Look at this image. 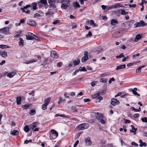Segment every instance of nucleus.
Wrapping results in <instances>:
<instances>
[{"label": "nucleus", "mask_w": 147, "mask_h": 147, "mask_svg": "<svg viewBox=\"0 0 147 147\" xmlns=\"http://www.w3.org/2000/svg\"><path fill=\"white\" fill-rule=\"evenodd\" d=\"M27 24L33 27H35L36 26V23L35 22L32 20H28L27 22Z\"/></svg>", "instance_id": "6e6552de"}, {"label": "nucleus", "mask_w": 147, "mask_h": 147, "mask_svg": "<svg viewBox=\"0 0 147 147\" xmlns=\"http://www.w3.org/2000/svg\"><path fill=\"white\" fill-rule=\"evenodd\" d=\"M79 70L80 71H87V69H86L85 67H80L79 68Z\"/></svg>", "instance_id": "473e14b6"}, {"label": "nucleus", "mask_w": 147, "mask_h": 147, "mask_svg": "<svg viewBox=\"0 0 147 147\" xmlns=\"http://www.w3.org/2000/svg\"><path fill=\"white\" fill-rule=\"evenodd\" d=\"M92 34L91 32L90 31H89L88 32V33L87 34H86V37H90L92 36Z\"/></svg>", "instance_id": "a19ab883"}, {"label": "nucleus", "mask_w": 147, "mask_h": 147, "mask_svg": "<svg viewBox=\"0 0 147 147\" xmlns=\"http://www.w3.org/2000/svg\"><path fill=\"white\" fill-rule=\"evenodd\" d=\"M124 55L123 53H121L119 55H117L116 56V57L117 58H119L124 57Z\"/></svg>", "instance_id": "58836bf2"}, {"label": "nucleus", "mask_w": 147, "mask_h": 147, "mask_svg": "<svg viewBox=\"0 0 147 147\" xmlns=\"http://www.w3.org/2000/svg\"><path fill=\"white\" fill-rule=\"evenodd\" d=\"M119 104V102L116 98H113L111 99V104L113 106H115Z\"/></svg>", "instance_id": "1a4fd4ad"}, {"label": "nucleus", "mask_w": 147, "mask_h": 147, "mask_svg": "<svg viewBox=\"0 0 147 147\" xmlns=\"http://www.w3.org/2000/svg\"><path fill=\"white\" fill-rule=\"evenodd\" d=\"M127 13L128 12H126L124 10H123L121 12V14L122 15H126Z\"/></svg>", "instance_id": "de8ad7c7"}, {"label": "nucleus", "mask_w": 147, "mask_h": 147, "mask_svg": "<svg viewBox=\"0 0 147 147\" xmlns=\"http://www.w3.org/2000/svg\"><path fill=\"white\" fill-rule=\"evenodd\" d=\"M100 81L102 83H105L107 82V79H105L104 78H101L100 79Z\"/></svg>", "instance_id": "c03bdc74"}, {"label": "nucleus", "mask_w": 147, "mask_h": 147, "mask_svg": "<svg viewBox=\"0 0 147 147\" xmlns=\"http://www.w3.org/2000/svg\"><path fill=\"white\" fill-rule=\"evenodd\" d=\"M141 71V69L140 67L137 68L136 70V73H139Z\"/></svg>", "instance_id": "3c124183"}, {"label": "nucleus", "mask_w": 147, "mask_h": 147, "mask_svg": "<svg viewBox=\"0 0 147 147\" xmlns=\"http://www.w3.org/2000/svg\"><path fill=\"white\" fill-rule=\"evenodd\" d=\"M36 113V111L34 109H32L31 110L30 112L29 113V114L31 115H33Z\"/></svg>", "instance_id": "72a5a7b5"}, {"label": "nucleus", "mask_w": 147, "mask_h": 147, "mask_svg": "<svg viewBox=\"0 0 147 147\" xmlns=\"http://www.w3.org/2000/svg\"><path fill=\"white\" fill-rule=\"evenodd\" d=\"M107 7V6L104 5H102L101 6V7L102 8V9L103 10L105 9H106Z\"/></svg>", "instance_id": "0e129e2a"}, {"label": "nucleus", "mask_w": 147, "mask_h": 147, "mask_svg": "<svg viewBox=\"0 0 147 147\" xmlns=\"http://www.w3.org/2000/svg\"><path fill=\"white\" fill-rule=\"evenodd\" d=\"M31 105L30 104H26L23 106L22 108L24 109H27Z\"/></svg>", "instance_id": "c85d7f7f"}, {"label": "nucleus", "mask_w": 147, "mask_h": 147, "mask_svg": "<svg viewBox=\"0 0 147 147\" xmlns=\"http://www.w3.org/2000/svg\"><path fill=\"white\" fill-rule=\"evenodd\" d=\"M74 7H80V5L79 3L77 2H76L74 3Z\"/></svg>", "instance_id": "a18cd8bd"}, {"label": "nucleus", "mask_w": 147, "mask_h": 147, "mask_svg": "<svg viewBox=\"0 0 147 147\" xmlns=\"http://www.w3.org/2000/svg\"><path fill=\"white\" fill-rule=\"evenodd\" d=\"M43 4L44 5H45L47 4V1L46 0H40L38 3V4Z\"/></svg>", "instance_id": "b1692460"}, {"label": "nucleus", "mask_w": 147, "mask_h": 147, "mask_svg": "<svg viewBox=\"0 0 147 147\" xmlns=\"http://www.w3.org/2000/svg\"><path fill=\"white\" fill-rule=\"evenodd\" d=\"M142 38L140 34H138L136 35L135 38L134 39V41L135 42H137Z\"/></svg>", "instance_id": "5701e85b"}, {"label": "nucleus", "mask_w": 147, "mask_h": 147, "mask_svg": "<svg viewBox=\"0 0 147 147\" xmlns=\"http://www.w3.org/2000/svg\"><path fill=\"white\" fill-rule=\"evenodd\" d=\"M141 120L142 122L146 123H147V118L146 117L142 118Z\"/></svg>", "instance_id": "09e8293b"}, {"label": "nucleus", "mask_w": 147, "mask_h": 147, "mask_svg": "<svg viewBox=\"0 0 147 147\" xmlns=\"http://www.w3.org/2000/svg\"><path fill=\"white\" fill-rule=\"evenodd\" d=\"M140 55V54L139 53H137L136 54H135L133 56V59H134L135 57H138Z\"/></svg>", "instance_id": "bf43d9fd"}, {"label": "nucleus", "mask_w": 147, "mask_h": 147, "mask_svg": "<svg viewBox=\"0 0 147 147\" xmlns=\"http://www.w3.org/2000/svg\"><path fill=\"white\" fill-rule=\"evenodd\" d=\"M84 102H89L90 101V100L89 98H84Z\"/></svg>", "instance_id": "864d4df0"}, {"label": "nucleus", "mask_w": 147, "mask_h": 147, "mask_svg": "<svg viewBox=\"0 0 147 147\" xmlns=\"http://www.w3.org/2000/svg\"><path fill=\"white\" fill-rule=\"evenodd\" d=\"M16 74V73L14 72H12L9 73L7 74V76L9 78H11L14 76Z\"/></svg>", "instance_id": "6ab92c4d"}, {"label": "nucleus", "mask_w": 147, "mask_h": 147, "mask_svg": "<svg viewBox=\"0 0 147 147\" xmlns=\"http://www.w3.org/2000/svg\"><path fill=\"white\" fill-rule=\"evenodd\" d=\"M139 116V114H135L134 115V118H137Z\"/></svg>", "instance_id": "338daca9"}, {"label": "nucleus", "mask_w": 147, "mask_h": 147, "mask_svg": "<svg viewBox=\"0 0 147 147\" xmlns=\"http://www.w3.org/2000/svg\"><path fill=\"white\" fill-rule=\"evenodd\" d=\"M36 61L34 60V59H32L30 60H29L26 61L25 62V63L27 64H28L30 63H32L34 62H36Z\"/></svg>", "instance_id": "f704fd0d"}, {"label": "nucleus", "mask_w": 147, "mask_h": 147, "mask_svg": "<svg viewBox=\"0 0 147 147\" xmlns=\"http://www.w3.org/2000/svg\"><path fill=\"white\" fill-rule=\"evenodd\" d=\"M124 121H125V123L126 124L127 123H130V121L129 120L126 119H124Z\"/></svg>", "instance_id": "680f3d73"}, {"label": "nucleus", "mask_w": 147, "mask_h": 147, "mask_svg": "<svg viewBox=\"0 0 147 147\" xmlns=\"http://www.w3.org/2000/svg\"><path fill=\"white\" fill-rule=\"evenodd\" d=\"M93 114L96 117V118L98 120H100V122L102 124H104L105 123V121L104 120L105 117L104 115L101 113H98L94 112Z\"/></svg>", "instance_id": "f03ea898"}, {"label": "nucleus", "mask_w": 147, "mask_h": 147, "mask_svg": "<svg viewBox=\"0 0 147 147\" xmlns=\"http://www.w3.org/2000/svg\"><path fill=\"white\" fill-rule=\"evenodd\" d=\"M101 93L102 92H97V93L93 95V97L94 98H96L98 97V98H97V100H96L95 101L97 103L98 102H100L101 100H102L103 97H102L99 96L100 95V93Z\"/></svg>", "instance_id": "423d86ee"}, {"label": "nucleus", "mask_w": 147, "mask_h": 147, "mask_svg": "<svg viewBox=\"0 0 147 147\" xmlns=\"http://www.w3.org/2000/svg\"><path fill=\"white\" fill-rule=\"evenodd\" d=\"M60 22H61V21L60 20H56L55 21H54L53 22V24H56L58 23H59Z\"/></svg>", "instance_id": "37998d69"}, {"label": "nucleus", "mask_w": 147, "mask_h": 147, "mask_svg": "<svg viewBox=\"0 0 147 147\" xmlns=\"http://www.w3.org/2000/svg\"><path fill=\"white\" fill-rule=\"evenodd\" d=\"M32 9L34 10H36L38 9V7H37V3L35 2H33L32 4Z\"/></svg>", "instance_id": "393cba45"}, {"label": "nucleus", "mask_w": 147, "mask_h": 147, "mask_svg": "<svg viewBox=\"0 0 147 147\" xmlns=\"http://www.w3.org/2000/svg\"><path fill=\"white\" fill-rule=\"evenodd\" d=\"M139 143L140 144L139 146L140 147H146L147 145L146 143V142H143L142 140H140L139 141Z\"/></svg>", "instance_id": "a211bd4d"}, {"label": "nucleus", "mask_w": 147, "mask_h": 147, "mask_svg": "<svg viewBox=\"0 0 147 147\" xmlns=\"http://www.w3.org/2000/svg\"><path fill=\"white\" fill-rule=\"evenodd\" d=\"M115 80V79L113 77L111 78H110L109 80V84H110L111 83L112 81H114Z\"/></svg>", "instance_id": "8fccbe9b"}, {"label": "nucleus", "mask_w": 147, "mask_h": 147, "mask_svg": "<svg viewBox=\"0 0 147 147\" xmlns=\"http://www.w3.org/2000/svg\"><path fill=\"white\" fill-rule=\"evenodd\" d=\"M131 145L132 146H138V145L134 142H132L131 143Z\"/></svg>", "instance_id": "6e6d98bb"}, {"label": "nucleus", "mask_w": 147, "mask_h": 147, "mask_svg": "<svg viewBox=\"0 0 147 147\" xmlns=\"http://www.w3.org/2000/svg\"><path fill=\"white\" fill-rule=\"evenodd\" d=\"M0 55L3 58H5L7 56V53L5 51L2 52L0 51Z\"/></svg>", "instance_id": "f3484780"}, {"label": "nucleus", "mask_w": 147, "mask_h": 147, "mask_svg": "<svg viewBox=\"0 0 147 147\" xmlns=\"http://www.w3.org/2000/svg\"><path fill=\"white\" fill-rule=\"evenodd\" d=\"M51 56L53 58H57L59 57V55L55 51H52L51 53Z\"/></svg>", "instance_id": "ddd939ff"}, {"label": "nucleus", "mask_w": 147, "mask_h": 147, "mask_svg": "<svg viewBox=\"0 0 147 147\" xmlns=\"http://www.w3.org/2000/svg\"><path fill=\"white\" fill-rule=\"evenodd\" d=\"M129 7L130 8L131 7H135L136 6V5L135 4H134L132 5L129 4Z\"/></svg>", "instance_id": "5fc2aeb1"}, {"label": "nucleus", "mask_w": 147, "mask_h": 147, "mask_svg": "<svg viewBox=\"0 0 147 147\" xmlns=\"http://www.w3.org/2000/svg\"><path fill=\"white\" fill-rule=\"evenodd\" d=\"M11 47L6 45H0V48L4 49L7 48H10Z\"/></svg>", "instance_id": "4be33fe9"}, {"label": "nucleus", "mask_w": 147, "mask_h": 147, "mask_svg": "<svg viewBox=\"0 0 147 147\" xmlns=\"http://www.w3.org/2000/svg\"><path fill=\"white\" fill-rule=\"evenodd\" d=\"M132 110L135 112H138L137 109H135L133 107H131V108Z\"/></svg>", "instance_id": "13d9d810"}, {"label": "nucleus", "mask_w": 147, "mask_h": 147, "mask_svg": "<svg viewBox=\"0 0 147 147\" xmlns=\"http://www.w3.org/2000/svg\"><path fill=\"white\" fill-rule=\"evenodd\" d=\"M0 32L4 34H7L9 31L8 28L5 27L0 29Z\"/></svg>", "instance_id": "9d476101"}, {"label": "nucleus", "mask_w": 147, "mask_h": 147, "mask_svg": "<svg viewBox=\"0 0 147 147\" xmlns=\"http://www.w3.org/2000/svg\"><path fill=\"white\" fill-rule=\"evenodd\" d=\"M47 105L45 104H43L42 105V109L43 110H45L47 108Z\"/></svg>", "instance_id": "49530a36"}, {"label": "nucleus", "mask_w": 147, "mask_h": 147, "mask_svg": "<svg viewBox=\"0 0 147 147\" xmlns=\"http://www.w3.org/2000/svg\"><path fill=\"white\" fill-rule=\"evenodd\" d=\"M58 132L55 130H52L50 134V138L51 140L55 139L58 136Z\"/></svg>", "instance_id": "20e7f679"}, {"label": "nucleus", "mask_w": 147, "mask_h": 147, "mask_svg": "<svg viewBox=\"0 0 147 147\" xmlns=\"http://www.w3.org/2000/svg\"><path fill=\"white\" fill-rule=\"evenodd\" d=\"M30 7V6L29 5H27L26 6H24L23 8L21 7L20 8L21 10L22 11V12L24 13L25 12V9H26Z\"/></svg>", "instance_id": "412c9836"}, {"label": "nucleus", "mask_w": 147, "mask_h": 147, "mask_svg": "<svg viewBox=\"0 0 147 147\" xmlns=\"http://www.w3.org/2000/svg\"><path fill=\"white\" fill-rule=\"evenodd\" d=\"M126 67L125 64H122L117 66L116 68V70H117L120 69L125 68Z\"/></svg>", "instance_id": "dca6fc26"}, {"label": "nucleus", "mask_w": 147, "mask_h": 147, "mask_svg": "<svg viewBox=\"0 0 147 147\" xmlns=\"http://www.w3.org/2000/svg\"><path fill=\"white\" fill-rule=\"evenodd\" d=\"M63 65V63L61 62H59L57 63V66L58 67H61Z\"/></svg>", "instance_id": "ea45409f"}, {"label": "nucleus", "mask_w": 147, "mask_h": 147, "mask_svg": "<svg viewBox=\"0 0 147 147\" xmlns=\"http://www.w3.org/2000/svg\"><path fill=\"white\" fill-rule=\"evenodd\" d=\"M102 49V48L100 46H98L95 49V52L98 54L101 51Z\"/></svg>", "instance_id": "2eb2a0df"}, {"label": "nucleus", "mask_w": 147, "mask_h": 147, "mask_svg": "<svg viewBox=\"0 0 147 147\" xmlns=\"http://www.w3.org/2000/svg\"><path fill=\"white\" fill-rule=\"evenodd\" d=\"M79 140H77L75 142V144H74V147H76L79 143Z\"/></svg>", "instance_id": "052dcab7"}, {"label": "nucleus", "mask_w": 147, "mask_h": 147, "mask_svg": "<svg viewBox=\"0 0 147 147\" xmlns=\"http://www.w3.org/2000/svg\"><path fill=\"white\" fill-rule=\"evenodd\" d=\"M33 34L30 32H28L27 35H26V38L27 40H32Z\"/></svg>", "instance_id": "4468645a"}, {"label": "nucleus", "mask_w": 147, "mask_h": 147, "mask_svg": "<svg viewBox=\"0 0 147 147\" xmlns=\"http://www.w3.org/2000/svg\"><path fill=\"white\" fill-rule=\"evenodd\" d=\"M86 145L87 146H90L92 144L90 138L89 137L86 138L85 140Z\"/></svg>", "instance_id": "f8f14e48"}, {"label": "nucleus", "mask_w": 147, "mask_h": 147, "mask_svg": "<svg viewBox=\"0 0 147 147\" xmlns=\"http://www.w3.org/2000/svg\"><path fill=\"white\" fill-rule=\"evenodd\" d=\"M145 0H142V3H140L139 4V5H141L143 6V4L144 3Z\"/></svg>", "instance_id": "774afa93"}, {"label": "nucleus", "mask_w": 147, "mask_h": 147, "mask_svg": "<svg viewBox=\"0 0 147 147\" xmlns=\"http://www.w3.org/2000/svg\"><path fill=\"white\" fill-rule=\"evenodd\" d=\"M118 23V21L115 19H113L111 21V24L112 26H115Z\"/></svg>", "instance_id": "aec40b11"}, {"label": "nucleus", "mask_w": 147, "mask_h": 147, "mask_svg": "<svg viewBox=\"0 0 147 147\" xmlns=\"http://www.w3.org/2000/svg\"><path fill=\"white\" fill-rule=\"evenodd\" d=\"M135 64L134 63H130L127 64V66L128 67H129L130 66H133V65L134 64Z\"/></svg>", "instance_id": "e2e57ef3"}, {"label": "nucleus", "mask_w": 147, "mask_h": 147, "mask_svg": "<svg viewBox=\"0 0 147 147\" xmlns=\"http://www.w3.org/2000/svg\"><path fill=\"white\" fill-rule=\"evenodd\" d=\"M29 130V128L28 125H26L24 127V130L26 132H27Z\"/></svg>", "instance_id": "79ce46f5"}, {"label": "nucleus", "mask_w": 147, "mask_h": 147, "mask_svg": "<svg viewBox=\"0 0 147 147\" xmlns=\"http://www.w3.org/2000/svg\"><path fill=\"white\" fill-rule=\"evenodd\" d=\"M147 24L145 23L143 20L141 21L140 22H136L134 24L135 28L139 27H142L146 26Z\"/></svg>", "instance_id": "39448f33"}, {"label": "nucleus", "mask_w": 147, "mask_h": 147, "mask_svg": "<svg viewBox=\"0 0 147 147\" xmlns=\"http://www.w3.org/2000/svg\"><path fill=\"white\" fill-rule=\"evenodd\" d=\"M21 98L19 97L17 98L16 101L17 105H20L21 104Z\"/></svg>", "instance_id": "2f4dec72"}, {"label": "nucleus", "mask_w": 147, "mask_h": 147, "mask_svg": "<svg viewBox=\"0 0 147 147\" xmlns=\"http://www.w3.org/2000/svg\"><path fill=\"white\" fill-rule=\"evenodd\" d=\"M40 14L38 13H36L34 14V18H36V17H40Z\"/></svg>", "instance_id": "4d7b16f0"}, {"label": "nucleus", "mask_w": 147, "mask_h": 147, "mask_svg": "<svg viewBox=\"0 0 147 147\" xmlns=\"http://www.w3.org/2000/svg\"><path fill=\"white\" fill-rule=\"evenodd\" d=\"M137 90V88H135L133 89L130 88L129 89V92H136Z\"/></svg>", "instance_id": "4c0bfd02"}, {"label": "nucleus", "mask_w": 147, "mask_h": 147, "mask_svg": "<svg viewBox=\"0 0 147 147\" xmlns=\"http://www.w3.org/2000/svg\"><path fill=\"white\" fill-rule=\"evenodd\" d=\"M88 59V57H87L86 56H84L83 57L82 59V61L83 63L85 62Z\"/></svg>", "instance_id": "c756f323"}, {"label": "nucleus", "mask_w": 147, "mask_h": 147, "mask_svg": "<svg viewBox=\"0 0 147 147\" xmlns=\"http://www.w3.org/2000/svg\"><path fill=\"white\" fill-rule=\"evenodd\" d=\"M19 134L18 131L16 130H14L11 131V134L15 136Z\"/></svg>", "instance_id": "a878e982"}, {"label": "nucleus", "mask_w": 147, "mask_h": 147, "mask_svg": "<svg viewBox=\"0 0 147 147\" xmlns=\"http://www.w3.org/2000/svg\"><path fill=\"white\" fill-rule=\"evenodd\" d=\"M33 40L35 39V40H38V41H40V40L38 37L34 34H33Z\"/></svg>", "instance_id": "e433bc0d"}, {"label": "nucleus", "mask_w": 147, "mask_h": 147, "mask_svg": "<svg viewBox=\"0 0 147 147\" xmlns=\"http://www.w3.org/2000/svg\"><path fill=\"white\" fill-rule=\"evenodd\" d=\"M134 130L133 129H130V131L131 132H132V133H134V135H135L136 134V130H134Z\"/></svg>", "instance_id": "69168bd1"}, {"label": "nucleus", "mask_w": 147, "mask_h": 147, "mask_svg": "<svg viewBox=\"0 0 147 147\" xmlns=\"http://www.w3.org/2000/svg\"><path fill=\"white\" fill-rule=\"evenodd\" d=\"M71 109L73 111V112H77V109L76 108V106H72L71 107Z\"/></svg>", "instance_id": "c9c22d12"}, {"label": "nucleus", "mask_w": 147, "mask_h": 147, "mask_svg": "<svg viewBox=\"0 0 147 147\" xmlns=\"http://www.w3.org/2000/svg\"><path fill=\"white\" fill-rule=\"evenodd\" d=\"M80 63V60L79 59H77V60H75L73 61V64L74 65H78Z\"/></svg>", "instance_id": "7c9ffc66"}, {"label": "nucleus", "mask_w": 147, "mask_h": 147, "mask_svg": "<svg viewBox=\"0 0 147 147\" xmlns=\"http://www.w3.org/2000/svg\"><path fill=\"white\" fill-rule=\"evenodd\" d=\"M51 97H48L47 98H46L45 100V104L48 105L49 103L51 100Z\"/></svg>", "instance_id": "bb28decb"}, {"label": "nucleus", "mask_w": 147, "mask_h": 147, "mask_svg": "<svg viewBox=\"0 0 147 147\" xmlns=\"http://www.w3.org/2000/svg\"><path fill=\"white\" fill-rule=\"evenodd\" d=\"M88 127V124L87 123H82L78 125L76 129L77 130H83L87 128Z\"/></svg>", "instance_id": "7ed1b4c3"}, {"label": "nucleus", "mask_w": 147, "mask_h": 147, "mask_svg": "<svg viewBox=\"0 0 147 147\" xmlns=\"http://www.w3.org/2000/svg\"><path fill=\"white\" fill-rule=\"evenodd\" d=\"M39 124L38 122H33L32 124L29 125V127L31 128L32 129H34L36 128Z\"/></svg>", "instance_id": "9b49d317"}, {"label": "nucleus", "mask_w": 147, "mask_h": 147, "mask_svg": "<svg viewBox=\"0 0 147 147\" xmlns=\"http://www.w3.org/2000/svg\"><path fill=\"white\" fill-rule=\"evenodd\" d=\"M19 45L21 47H23L24 46V41H19L18 42Z\"/></svg>", "instance_id": "603ef678"}, {"label": "nucleus", "mask_w": 147, "mask_h": 147, "mask_svg": "<svg viewBox=\"0 0 147 147\" xmlns=\"http://www.w3.org/2000/svg\"><path fill=\"white\" fill-rule=\"evenodd\" d=\"M128 29L127 28H125L120 29V30H119V31L118 32V33L119 34L121 33V32H127L128 31Z\"/></svg>", "instance_id": "cd10ccee"}, {"label": "nucleus", "mask_w": 147, "mask_h": 147, "mask_svg": "<svg viewBox=\"0 0 147 147\" xmlns=\"http://www.w3.org/2000/svg\"><path fill=\"white\" fill-rule=\"evenodd\" d=\"M60 3H61V7L62 9L66 10L67 7L70 5V1L69 0H61Z\"/></svg>", "instance_id": "f257e3e1"}, {"label": "nucleus", "mask_w": 147, "mask_h": 147, "mask_svg": "<svg viewBox=\"0 0 147 147\" xmlns=\"http://www.w3.org/2000/svg\"><path fill=\"white\" fill-rule=\"evenodd\" d=\"M134 20H131L130 21H128L123 23V25H128V28H130L131 26L134 23Z\"/></svg>", "instance_id": "0eeeda50"}]
</instances>
